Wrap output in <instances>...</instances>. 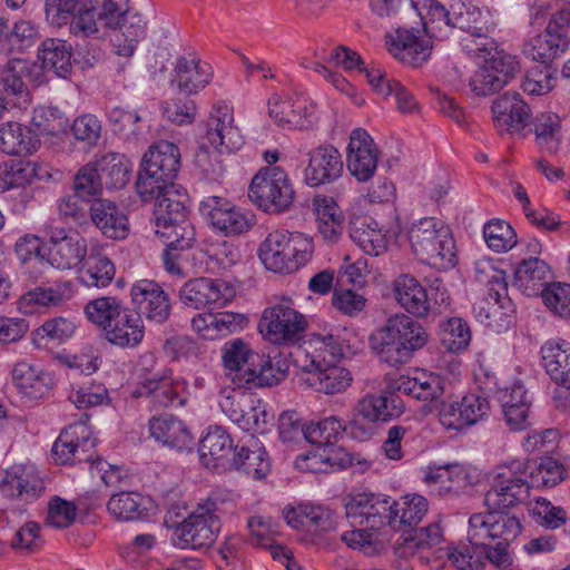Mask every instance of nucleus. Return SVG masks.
<instances>
[{
    "mask_svg": "<svg viewBox=\"0 0 570 570\" xmlns=\"http://www.w3.org/2000/svg\"><path fill=\"white\" fill-rule=\"evenodd\" d=\"M222 361L227 376L238 389L272 386L286 376L287 368L281 362L274 364L271 356L254 352L242 338L224 344Z\"/></svg>",
    "mask_w": 570,
    "mask_h": 570,
    "instance_id": "f257e3e1",
    "label": "nucleus"
},
{
    "mask_svg": "<svg viewBox=\"0 0 570 570\" xmlns=\"http://www.w3.org/2000/svg\"><path fill=\"white\" fill-rule=\"evenodd\" d=\"M430 342L428 330L416 320L404 313L386 318L379 330V343L374 346L381 362L390 366L406 364L414 353Z\"/></svg>",
    "mask_w": 570,
    "mask_h": 570,
    "instance_id": "f03ea898",
    "label": "nucleus"
},
{
    "mask_svg": "<svg viewBox=\"0 0 570 570\" xmlns=\"http://www.w3.org/2000/svg\"><path fill=\"white\" fill-rule=\"evenodd\" d=\"M314 253L313 238L288 230L271 232L259 248V257L269 271L291 274L306 265Z\"/></svg>",
    "mask_w": 570,
    "mask_h": 570,
    "instance_id": "7ed1b4c3",
    "label": "nucleus"
},
{
    "mask_svg": "<svg viewBox=\"0 0 570 570\" xmlns=\"http://www.w3.org/2000/svg\"><path fill=\"white\" fill-rule=\"evenodd\" d=\"M407 237L412 252L421 262L439 268L455 265L454 239L441 220L421 218L411 225Z\"/></svg>",
    "mask_w": 570,
    "mask_h": 570,
    "instance_id": "20e7f679",
    "label": "nucleus"
},
{
    "mask_svg": "<svg viewBox=\"0 0 570 570\" xmlns=\"http://www.w3.org/2000/svg\"><path fill=\"white\" fill-rule=\"evenodd\" d=\"M100 23L115 31L111 38L117 55L131 57L137 42L145 37L147 22L139 12H131L129 0H102Z\"/></svg>",
    "mask_w": 570,
    "mask_h": 570,
    "instance_id": "39448f33",
    "label": "nucleus"
},
{
    "mask_svg": "<svg viewBox=\"0 0 570 570\" xmlns=\"http://www.w3.org/2000/svg\"><path fill=\"white\" fill-rule=\"evenodd\" d=\"M528 464L512 461L497 468L491 487L484 495L490 511H503L524 504L530 498Z\"/></svg>",
    "mask_w": 570,
    "mask_h": 570,
    "instance_id": "423d86ee",
    "label": "nucleus"
},
{
    "mask_svg": "<svg viewBox=\"0 0 570 570\" xmlns=\"http://www.w3.org/2000/svg\"><path fill=\"white\" fill-rule=\"evenodd\" d=\"M248 197L265 213L279 214L293 205L295 191L288 174L282 167L267 166L252 178Z\"/></svg>",
    "mask_w": 570,
    "mask_h": 570,
    "instance_id": "0eeeda50",
    "label": "nucleus"
},
{
    "mask_svg": "<svg viewBox=\"0 0 570 570\" xmlns=\"http://www.w3.org/2000/svg\"><path fill=\"white\" fill-rule=\"evenodd\" d=\"M217 503L207 499L185 518L176 532L181 548L200 549L212 546L220 530V520L215 514Z\"/></svg>",
    "mask_w": 570,
    "mask_h": 570,
    "instance_id": "6e6552de",
    "label": "nucleus"
},
{
    "mask_svg": "<svg viewBox=\"0 0 570 570\" xmlns=\"http://www.w3.org/2000/svg\"><path fill=\"white\" fill-rule=\"evenodd\" d=\"M235 296L234 287L222 278L196 277L183 284L178 292L179 302L194 309L224 307Z\"/></svg>",
    "mask_w": 570,
    "mask_h": 570,
    "instance_id": "1a4fd4ad",
    "label": "nucleus"
},
{
    "mask_svg": "<svg viewBox=\"0 0 570 570\" xmlns=\"http://www.w3.org/2000/svg\"><path fill=\"white\" fill-rule=\"evenodd\" d=\"M136 397H146L155 411L184 406L188 399L187 384L171 375L151 373L134 392Z\"/></svg>",
    "mask_w": 570,
    "mask_h": 570,
    "instance_id": "9d476101",
    "label": "nucleus"
},
{
    "mask_svg": "<svg viewBox=\"0 0 570 570\" xmlns=\"http://www.w3.org/2000/svg\"><path fill=\"white\" fill-rule=\"evenodd\" d=\"M492 122L500 135H525L531 124L532 110L517 91L498 96L491 105Z\"/></svg>",
    "mask_w": 570,
    "mask_h": 570,
    "instance_id": "9b49d317",
    "label": "nucleus"
},
{
    "mask_svg": "<svg viewBox=\"0 0 570 570\" xmlns=\"http://www.w3.org/2000/svg\"><path fill=\"white\" fill-rule=\"evenodd\" d=\"M385 45L389 52L401 62L420 67L431 56L432 43L413 27L400 26L386 33Z\"/></svg>",
    "mask_w": 570,
    "mask_h": 570,
    "instance_id": "f8f14e48",
    "label": "nucleus"
},
{
    "mask_svg": "<svg viewBox=\"0 0 570 570\" xmlns=\"http://www.w3.org/2000/svg\"><path fill=\"white\" fill-rule=\"evenodd\" d=\"M136 313L155 324H164L170 316L171 302L167 292L155 281L139 279L130 289Z\"/></svg>",
    "mask_w": 570,
    "mask_h": 570,
    "instance_id": "ddd939ff",
    "label": "nucleus"
},
{
    "mask_svg": "<svg viewBox=\"0 0 570 570\" xmlns=\"http://www.w3.org/2000/svg\"><path fill=\"white\" fill-rule=\"evenodd\" d=\"M156 234L166 244L163 252V263L165 269L177 276H184V272L178 263L180 253L193 247L196 240V232L188 218L180 219L177 223H170L156 227Z\"/></svg>",
    "mask_w": 570,
    "mask_h": 570,
    "instance_id": "4468645a",
    "label": "nucleus"
},
{
    "mask_svg": "<svg viewBox=\"0 0 570 570\" xmlns=\"http://www.w3.org/2000/svg\"><path fill=\"white\" fill-rule=\"evenodd\" d=\"M87 256V242L75 230L56 228L50 230L48 263L57 269L78 267Z\"/></svg>",
    "mask_w": 570,
    "mask_h": 570,
    "instance_id": "2eb2a0df",
    "label": "nucleus"
},
{
    "mask_svg": "<svg viewBox=\"0 0 570 570\" xmlns=\"http://www.w3.org/2000/svg\"><path fill=\"white\" fill-rule=\"evenodd\" d=\"M304 316L291 306L277 304L263 312L259 331L273 343L293 341L306 328Z\"/></svg>",
    "mask_w": 570,
    "mask_h": 570,
    "instance_id": "dca6fc26",
    "label": "nucleus"
},
{
    "mask_svg": "<svg viewBox=\"0 0 570 570\" xmlns=\"http://www.w3.org/2000/svg\"><path fill=\"white\" fill-rule=\"evenodd\" d=\"M489 411L490 404L485 397L470 393L460 402H441L439 419L445 429L460 431L483 420Z\"/></svg>",
    "mask_w": 570,
    "mask_h": 570,
    "instance_id": "f3484780",
    "label": "nucleus"
},
{
    "mask_svg": "<svg viewBox=\"0 0 570 570\" xmlns=\"http://www.w3.org/2000/svg\"><path fill=\"white\" fill-rule=\"evenodd\" d=\"M45 484L32 465L16 464L0 472V494L29 503L42 495Z\"/></svg>",
    "mask_w": 570,
    "mask_h": 570,
    "instance_id": "a211bd4d",
    "label": "nucleus"
},
{
    "mask_svg": "<svg viewBox=\"0 0 570 570\" xmlns=\"http://www.w3.org/2000/svg\"><path fill=\"white\" fill-rule=\"evenodd\" d=\"M206 127V136L202 141L208 142L214 149L233 153L244 144L239 129L234 125L233 110L227 105L213 107Z\"/></svg>",
    "mask_w": 570,
    "mask_h": 570,
    "instance_id": "6ab92c4d",
    "label": "nucleus"
},
{
    "mask_svg": "<svg viewBox=\"0 0 570 570\" xmlns=\"http://www.w3.org/2000/svg\"><path fill=\"white\" fill-rule=\"evenodd\" d=\"M200 210L210 224L225 235H239L247 232L253 222V215L243 213L227 199L210 196L200 203Z\"/></svg>",
    "mask_w": 570,
    "mask_h": 570,
    "instance_id": "aec40b11",
    "label": "nucleus"
},
{
    "mask_svg": "<svg viewBox=\"0 0 570 570\" xmlns=\"http://www.w3.org/2000/svg\"><path fill=\"white\" fill-rule=\"evenodd\" d=\"M390 510V499L373 493H358L345 505L346 517L352 523L366 524L371 530L389 525Z\"/></svg>",
    "mask_w": 570,
    "mask_h": 570,
    "instance_id": "412c9836",
    "label": "nucleus"
},
{
    "mask_svg": "<svg viewBox=\"0 0 570 570\" xmlns=\"http://www.w3.org/2000/svg\"><path fill=\"white\" fill-rule=\"evenodd\" d=\"M379 159V151L373 138L361 128L352 131L347 146V169L358 181L373 177Z\"/></svg>",
    "mask_w": 570,
    "mask_h": 570,
    "instance_id": "4be33fe9",
    "label": "nucleus"
},
{
    "mask_svg": "<svg viewBox=\"0 0 570 570\" xmlns=\"http://www.w3.org/2000/svg\"><path fill=\"white\" fill-rule=\"evenodd\" d=\"M355 336L347 328L335 327L326 334L314 337L315 348L311 354L315 370L334 366L347 353L352 352Z\"/></svg>",
    "mask_w": 570,
    "mask_h": 570,
    "instance_id": "5701e85b",
    "label": "nucleus"
},
{
    "mask_svg": "<svg viewBox=\"0 0 570 570\" xmlns=\"http://www.w3.org/2000/svg\"><path fill=\"white\" fill-rule=\"evenodd\" d=\"M148 428L150 436L170 450L190 452L195 445V438L189 426L177 416H153Z\"/></svg>",
    "mask_w": 570,
    "mask_h": 570,
    "instance_id": "b1692460",
    "label": "nucleus"
},
{
    "mask_svg": "<svg viewBox=\"0 0 570 570\" xmlns=\"http://www.w3.org/2000/svg\"><path fill=\"white\" fill-rule=\"evenodd\" d=\"M309 161L305 169V181L309 186L330 184L341 177L343 160L332 145H321L308 153Z\"/></svg>",
    "mask_w": 570,
    "mask_h": 570,
    "instance_id": "393cba45",
    "label": "nucleus"
},
{
    "mask_svg": "<svg viewBox=\"0 0 570 570\" xmlns=\"http://www.w3.org/2000/svg\"><path fill=\"white\" fill-rule=\"evenodd\" d=\"M95 442L90 439L88 425L79 421L61 432L52 446V455L60 464L77 463L88 458H82L80 453H86Z\"/></svg>",
    "mask_w": 570,
    "mask_h": 570,
    "instance_id": "a878e982",
    "label": "nucleus"
},
{
    "mask_svg": "<svg viewBox=\"0 0 570 570\" xmlns=\"http://www.w3.org/2000/svg\"><path fill=\"white\" fill-rule=\"evenodd\" d=\"M392 293L399 305L415 317H426L430 299L426 289L410 274H401L392 282Z\"/></svg>",
    "mask_w": 570,
    "mask_h": 570,
    "instance_id": "bb28decb",
    "label": "nucleus"
},
{
    "mask_svg": "<svg viewBox=\"0 0 570 570\" xmlns=\"http://www.w3.org/2000/svg\"><path fill=\"white\" fill-rule=\"evenodd\" d=\"M90 219L100 233L110 239H124L129 234V222L111 200L96 199L89 207Z\"/></svg>",
    "mask_w": 570,
    "mask_h": 570,
    "instance_id": "cd10ccee",
    "label": "nucleus"
},
{
    "mask_svg": "<svg viewBox=\"0 0 570 570\" xmlns=\"http://www.w3.org/2000/svg\"><path fill=\"white\" fill-rule=\"evenodd\" d=\"M397 391L423 402H430L440 411L445 393V381L435 373L421 372L413 377L402 376L397 381Z\"/></svg>",
    "mask_w": 570,
    "mask_h": 570,
    "instance_id": "c85d7f7f",
    "label": "nucleus"
},
{
    "mask_svg": "<svg viewBox=\"0 0 570 570\" xmlns=\"http://www.w3.org/2000/svg\"><path fill=\"white\" fill-rule=\"evenodd\" d=\"M102 335L111 345L120 348H134L141 343L145 336L144 321L139 313L125 306L124 312L110 327H106Z\"/></svg>",
    "mask_w": 570,
    "mask_h": 570,
    "instance_id": "c756f323",
    "label": "nucleus"
},
{
    "mask_svg": "<svg viewBox=\"0 0 570 570\" xmlns=\"http://www.w3.org/2000/svg\"><path fill=\"white\" fill-rule=\"evenodd\" d=\"M141 167L163 179L173 181L180 168L179 148L170 141L160 140L145 153Z\"/></svg>",
    "mask_w": 570,
    "mask_h": 570,
    "instance_id": "7c9ffc66",
    "label": "nucleus"
},
{
    "mask_svg": "<svg viewBox=\"0 0 570 570\" xmlns=\"http://www.w3.org/2000/svg\"><path fill=\"white\" fill-rule=\"evenodd\" d=\"M443 540L441 528L435 524L428 527L407 529L394 543V553L401 559H409L415 554H422L436 546Z\"/></svg>",
    "mask_w": 570,
    "mask_h": 570,
    "instance_id": "2f4dec72",
    "label": "nucleus"
},
{
    "mask_svg": "<svg viewBox=\"0 0 570 570\" xmlns=\"http://www.w3.org/2000/svg\"><path fill=\"white\" fill-rule=\"evenodd\" d=\"M428 500L420 494H407L400 500L391 501L389 525L401 534L416 527L426 514Z\"/></svg>",
    "mask_w": 570,
    "mask_h": 570,
    "instance_id": "473e14b6",
    "label": "nucleus"
},
{
    "mask_svg": "<svg viewBox=\"0 0 570 570\" xmlns=\"http://www.w3.org/2000/svg\"><path fill=\"white\" fill-rule=\"evenodd\" d=\"M366 78L377 95L385 99L394 97L399 111L412 114L419 110L414 96L400 81L389 78L381 68L371 67L366 70Z\"/></svg>",
    "mask_w": 570,
    "mask_h": 570,
    "instance_id": "72a5a7b5",
    "label": "nucleus"
},
{
    "mask_svg": "<svg viewBox=\"0 0 570 570\" xmlns=\"http://www.w3.org/2000/svg\"><path fill=\"white\" fill-rule=\"evenodd\" d=\"M12 380L19 392L30 400L42 399L51 389L50 374L27 361L14 365Z\"/></svg>",
    "mask_w": 570,
    "mask_h": 570,
    "instance_id": "f704fd0d",
    "label": "nucleus"
},
{
    "mask_svg": "<svg viewBox=\"0 0 570 570\" xmlns=\"http://www.w3.org/2000/svg\"><path fill=\"white\" fill-rule=\"evenodd\" d=\"M187 202L186 190L176 185L167 186V189H164L163 195L157 196L154 204L156 227L188 218Z\"/></svg>",
    "mask_w": 570,
    "mask_h": 570,
    "instance_id": "c9c22d12",
    "label": "nucleus"
},
{
    "mask_svg": "<svg viewBox=\"0 0 570 570\" xmlns=\"http://www.w3.org/2000/svg\"><path fill=\"white\" fill-rule=\"evenodd\" d=\"M72 47L63 39L47 38L38 49V59L45 70L52 71L60 78H67L72 69Z\"/></svg>",
    "mask_w": 570,
    "mask_h": 570,
    "instance_id": "e433bc0d",
    "label": "nucleus"
},
{
    "mask_svg": "<svg viewBox=\"0 0 570 570\" xmlns=\"http://www.w3.org/2000/svg\"><path fill=\"white\" fill-rule=\"evenodd\" d=\"M249 443L239 449L235 446L232 465L254 480H262L271 471V461L266 450L254 440L253 435Z\"/></svg>",
    "mask_w": 570,
    "mask_h": 570,
    "instance_id": "4c0bfd02",
    "label": "nucleus"
},
{
    "mask_svg": "<svg viewBox=\"0 0 570 570\" xmlns=\"http://www.w3.org/2000/svg\"><path fill=\"white\" fill-rule=\"evenodd\" d=\"M542 365L560 386L570 390V346L566 342L548 341L541 347Z\"/></svg>",
    "mask_w": 570,
    "mask_h": 570,
    "instance_id": "58836bf2",
    "label": "nucleus"
},
{
    "mask_svg": "<svg viewBox=\"0 0 570 570\" xmlns=\"http://www.w3.org/2000/svg\"><path fill=\"white\" fill-rule=\"evenodd\" d=\"M561 119L551 111L539 112L531 119L527 132H533L535 136L537 146L549 154H554L559 150L562 135H561Z\"/></svg>",
    "mask_w": 570,
    "mask_h": 570,
    "instance_id": "ea45409f",
    "label": "nucleus"
},
{
    "mask_svg": "<svg viewBox=\"0 0 570 570\" xmlns=\"http://www.w3.org/2000/svg\"><path fill=\"white\" fill-rule=\"evenodd\" d=\"M37 135L19 122L9 121L0 126V150L7 155L21 156L37 149Z\"/></svg>",
    "mask_w": 570,
    "mask_h": 570,
    "instance_id": "a19ab883",
    "label": "nucleus"
},
{
    "mask_svg": "<svg viewBox=\"0 0 570 570\" xmlns=\"http://www.w3.org/2000/svg\"><path fill=\"white\" fill-rule=\"evenodd\" d=\"M351 239L368 255L379 256L387 248L385 234L377 228L373 219L356 218L350 223Z\"/></svg>",
    "mask_w": 570,
    "mask_h": 570,
    "instance_id": "79ce46f5",
    "label": "nucleus"
},
{
    "mask_svg": "<svg viewBox=\"0 0 570 570\" xmlns=\"http://www.w3.org/2000/svg\"><path fill=\"white\" fill-rule=\"evenodd\" d=\"M305 110V102L301 98L273 95L268 100V115L282 128L303 126Z\"/></svg>",
    "mask_w": 570,
    "mask_h": 570,
    "instance_id": "37998d69",
    "label": "nucleus"
},
{
    "mask_svg": "<svg viewBox=\"0 0 570 570\" xmlns=\"http://www.w3.org/2000/svg\"><path fill=\"white\" fill-rule=\"evenodd\" d=\"M232 449L233 440L229 434L220 426H214L200 440L198 452L205 466L217 468L220 461L228 458Z\"/></svg>",
    "mask_w": 570,
    "mask_h": 570,
    "instance_id": "c03bdc74",
    "label": "nucleus"
},
{
    "mask_svg": "<svg viewBox=\"0 0 570 570\" xmlns=\"http://www.w3.org/2000/svg\"><path fill=\"white\" fill-rule=\"evenodd\" d=\"M549 273L550 267L546 262L531 257L519 264L514 273V282L525 295H537L546 286Z\"/></svg>",
    "mask_w": 570,
    "mask_h": 570,
    "instance_id": "a18cd8bd",
    "label": "nucleus"
},
{
    "mask_svg": "<svg viewBox=\"0 0 570 570\" xmlns=\"http://www.w3.org/2000/svg\"><path fill=\"white\" fill-rule=\"evenodd\" d=\"M176 81L180 91L196 94L209 83L213 72L207 63L181 57L176 65Z\"/></svg>",
    "mask_w": 570,
    "mask_h": 570,
    "instance_id": "49530a36",
    "label": "nucleus"
},
{
    "mask_svg": "<svg viewBox=\"0 0 570 570\" xmlns=\"http://www.w3.org/2000/svg\"><path fill=\"white\" fill-rule=\"evenodd\" d=\"M115 274L114 263L102 253L91 250L79 269V281L86 287L102 288L111 283Z\"/></svg>",
    "mask_w": 570,
    "mask_h": 570,
    "instance_id": "de8ad7c7",
    "label": "nucleus"
},
{
    "mask_svg": "<svg viewBox=\"0 0 570 570\" xmlns=\"http://www.w3.org/2000/svg\"><path fill=\"white\" fill-rule=\"evenodd\" d=\"M70 283L56 287H36L24 293L19 299V309L24 314H33L40 307L57 306L69 297Z\"/></svg>",
    "mask_w": 570,
    "mask_h": 570,
    "instance_id": "09e8293b",
    "label": "nucleus"
},
{
    "mask_svg": "<svg viewBox=\"0 0 570 570\" xmlns=\"http://www.w3.org/2000/svg\"><path fill=\"white\" fill-rule=\"evenodd\" d=\"M147 499L138 492L121 491L111 495L107 503L108 511L121 521L140 520L147 515Z\"/></svg>",
    "mask_w": 570,
    "mask_h": 570,
    "instance_id": "8fccbe9b",
    "label": "nucleus"
},
{
    "mask_svg": "<svg viewBox=\"0 0 570 570\" xmlns=\"http://www.w3.org/2000/svg\"><path fill=\"white\" fill-rule=\"evenodd\" d=\"M439 338L445 351L458 354L469 347L472 333L466 321L461 317H450L440 322Z\"/></svg>",
    "mask_w": 570,
    "mask_h": 570,
    "instance_id": "3c124183",
    "label": "nucleus"
},
{
    "mask_svg": "<svg viewBox=\"0 0 570 570\" xmlns=\"http://www.w3.org/2000/svg\"><path fill=\"white\" fill-rule=\"evenodd\" d=\"M94 164L107 188L119 189L129 181V166L122 155L108 154Z\"/></svg>",
    "mask_w": 570,
    "mask_h": 570,
    "instance_id": "603ef678",
    "label": "nucleus"
},
{
    "mask_svg": "<svg viewBox=\"0 0 570 570\" xmlns=\"http://www.w3.org/2000/svg\"><path fill=\"white\" fill-rule=\"evenodd\" d=\"M307 382L320 393L336 394L350 386L352 376L346 368L334 365L315 370Z\"/></svg>",
    "mask_w": 570,
    "mask_h": 570,
    "instance_id": "864d4df0",
    "label": "nucleus"
},
{
    "mask_svg": "<svg viewBox=\"0 0 570 570\" xmlns=\"http://www.w3.org/2000/svg\"><path fill=\"white\" fill-rule=\"evenodd\" d=\"M124 308L125 306L117 297L102 296L89 301L85 306V314L104 334L106 327H110Z\"/></svg>",
    "mask_w": 570,
    "mask_h": 570,
    "instance_id": "5fc2aeb1",
    "label": "nucleus"
},
{
    "mask_svg": "<svg viewBox=\"0 0 570 570\" xmlns=\"http://www.w3.org/2000/svg\"><path fill=\"white\" fill-rule=\"evenodd\" d=\"M569 41L563 36L544 31L535 36L525 52L535 61L541 63L551 62L553 59L564 52L568 48Z\"/></svg>",
    "mask_w": 570,
    "mask_h": 570,
    "instance_id": "6e6d98bb",
    "label": "nucleus"
},
{
    "mask_svg": "<svg viewBox=\"0 0 570 570\" xmlns=\"http://www.w3.org/2000/svg\"><path fill=\"white\" fill-rule=\"evenodd\" d=\"M28 71V62L21 59H12L7 62L0 73V83L3 91L20 101H29V90L23 81Z\"/></svg>",
    "mask_w": 570,
    "mask_h": 570,
    "instance_id": "4d7b16f0",
    "label": "nucleus"
},
{
    "mask_svg": "<svg viewBox=\"0 0 570 570\" xmlns=\"http://www.w3.org/2000/svg\"><path fill=\"white\" fill-rule=\"evenodd\" d=\"M296 464L299 469L313 473L330 472L335 466H342L337 450L323 444H315L312 451L296 460Z\"/></svg>",
    "mask_w": 570,
    "mask_h": 570,
    "instance_id": "13d9d810",
    "label": "nucleus"
},
{
    "mask_svg": "<svg viewBox=\"0 0 570 570\" xmlns=\"http://www.w3.org/2000/svg\"><path fill=\"white\" fill-rule=\"evenodd\" d=\"M424 480L428 483L440 484V490L455 495L470 485L469 474L458 465L430 471L425 474Z\"/></svg>",
    "mask_w": 570,
    "mask_h": 570,
    "instance_id": "bf43d9fd",
    "label": "nucleus"
},
{
    "mask_svg": "<svg viewBox=\"0 0 570 570\" xmlns=\"http://www.w3.org/2000/svg\"><path fill=\"white\" fill-rule=\"evenodd\" d=\"M483 237L490 249L497 253H505L517 243V234L505 220L492 219L483 227Z\"/></svg>",
    "mask_w": 570,
    "mask_h": 570,
    "instance_id": "052dcab7",
    "label": "nucleus"
},
{
    "mask_svg": "<svg viewBox=\"0 0 570 570\" xmlns=\"http://www.w3.org/2000/svg\"><path fill=\"white\" fill-rule=\"evenodd\" d=\"M32 124L41 135L59 137L67 134L69 119L56 107H38L33 110Z\"/></svg>",
    "mask_w": 570,
    "mask_h": 570,
    "instance_id": "680f3d73",
    "label": "nucleus"
},
{
    "mask_svg": "<svg viewBox=\"0 0 570 570\" xmlns=\"http://www.w3.org/2000/svg\"><path fill=\"white\" fill-rule=\"evenodd\" d=\"M306 441L334 448L338 438L344 434L343 422L336 416H328L318 422H312L305 429Z\"/></svg>",
    "mask_w": 570,
    "mask_h": 570,
    "instance_id": "e2e57ef3",
    "label": "nucleus"
},
{
    "mask_svg": "<svg viewBox=\"0 0 570 570\" xmlns=\"http://www.w3.org/2000/svg\"><path fill=\"white\" fill-rule=\"evenodd\" d=\"M101 29L99 11L87 0L71 17L70 32L77 37H98Z\"/></svg>",
    "mask_w": 570,
    "mask_h": 570,
    "instance_id": "0e129e2a",
    "label": "nucleus"
},
{
    "mask_svg": "<svg viewBox=\"0 0 570 570\" xmlns=\"http://www.w3.org/2000/svg\"><path fill=\"white\" fill-rule=\"evenodd\" d=\"M566 470L552 458H542L533 469L528 470L531 488L554 487L563 480Z\"/></svg>",
    "mask_w": 570,
    "mask_h": 570,
    "instance_id": "69168bd1",
    "label": "nucleus"
},
{
    "mask_svg": "<svg viewBox=\"0 0 570 570\" xmlns=\"http://www.w3.org/2000/svg\"><path fill=\"white\" fill-rule=\"evenodd\" d=\"M446 556L458 570H484L485 550L483 547L469 542L449 549Z\"/></svg>",
    "mask_w": 570,
    "mask_h": 570,
    "instance_id": "338daca9",
    "label": "nucleus"
},
{
    "mask_svg": "<svg viewBox=\"0 0 570 570\" xmlns=\"http://www.w3.org/2000/svg\"><path fill=\"white\" fill-rule=\"evenodd\" d=\"M544 305L556 315L570 318V284L552 283L541 292Z\"/></svg>",
    "mask_w": 570,
    "mask_h": 570,
    "instance_id": "774afa93",
    "label": "nucleus"
}]
</instances>
